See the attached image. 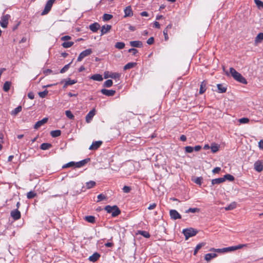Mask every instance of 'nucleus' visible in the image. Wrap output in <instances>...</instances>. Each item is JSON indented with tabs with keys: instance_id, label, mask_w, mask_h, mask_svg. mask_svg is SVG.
Listing matches in <instances>:
<instances>
[{
	"instance_id": "1",
	"label": "nucleus",
	"mask_w": 263,
	"mask_h": 263,
	"mask_svg": "<svg viewBox=\"0 0 263 263\" xmlns=\"http://www.w3.org/2000/svg\"><path fill=\"white\" fill-rule=\"evenodd\" d=\"M247 244H240L237 246H231V247H227V248H223L222 249H213L212 250H214L218 253H227V252H229L235 251L237 250L240 249H241L245 247H247Z\"/></svg>"
},
{
	"instance_id": "2",
	"label": "nucleus",
	"mask_w": 263,
	"mask_h": 263,
	"mask_svg": "<svg viewBox=\"0 0 263 263\" xmlns=\"http://www.w3.org/2000/svg\"><path fill=\"white\" fill-rule=\"evenodd\" d=\"M230 74L236 81L242 84H247V82L245 78H243L240 73L236 71L234 68L232 67L230 68Z\"/></svg>"
},
{
	"instance_id": "3",
	"label": "nucleus",
	"mask_w": 263,
	"mask_h": 263,
	"mask_svg": "<svg viewBox=\"0 0 263 263\" xmlns=\"http://www.w3.org/2000/svg\"><path fill=\"white\" fill-rule=\"evenodd\" d=\"M105 210L111 214L112 217H116L120 214V210L117 205H107L104 208Z\"/></svg>"
},
{
	"instance_id": "4",
	"label": "nucleus",
	"mask_w": 263,
	"mask_h": 263,
	"mask_svg": "<svg viewBox=\"0 0 263 263\" xmlns=\"http://www.w3.org/2000/svg\"><path fill=\"white\" fill-rule=\"evenodd\" d=\"M182 233L185 236V239L187 240L189 238L193 237L196 235L197 231L193 228L183 229Z\"/></svg>"
},
{
	"instance_id": "5",
	"label": "nucleus",
	"mask_w": 263,
	"mask_h": 263,
	"mask_svg": "<svg viewBox=\"0 0 263 263\" xmlns=\"http://www.w3.org/2000/svg\"><path fill=\"white\" fill-rule=\"evenodd\" d=\"M92 51L91 49H87L83 51L80 53L79 55L78 56L77 61L78 62L81 61L84 58L89 55L92 53Z\"/></svg>"
},
{
	"instance_id": "6",
	"label": "nucleus",
	"mask_w": 263,
	"mask_h": 263,
	"mask_svg": "<svg viewBox=\"0 0 263 263\" xmlns=\"http://www.w3.org/2000/svg\"><path fill=\"white\" fill-rule=\"evenodd\" d=\"M10 18V16L9 14H6L1 17V20L0 21V24L3 28H6L7 27L8 21L9 18Z\"/></svg>"
},
{
	"instance_id": "7",
	"label": "nucleus",
	"mask_w": 263,
	"mask_h": 263,
	"mask_svg": "<svg viewBox=\"0 0 263 263\" xmlns=\"http://www.w3.org/2000/svg\"><path fill=\"white\" fill-rule=\"evenodd\" d=\"M55 1V0H49L47 2L44 10L42 12V15H45L49 12Z\"/></svg>"
},
{
	"instance_id": "8",
	"label": "nucleus",
	"mask_w": 263,
	"mask_h": 263,
	"mask_svg": "<svg viewBox=\"0 0 263 263\" xmlns=\"http://www.w3.org/2000/svg\"><path fill=\"white\" fill-rule=\"evenodd\" d=\"M170 215L171 218L174 220L180 219L181 218L180 214L175 210H170Z\"/></svg>"
},
{
	"instance_id": "9",
	"label": "nucleus",
	"mask_w": 263,
	"mask_h": 263,
	"mask_svg": "<svg viewBox=\"0 0 263 263\" xmlns=\"http://www.w3.org/2000/svg\"><path fill=\"white\" fill-rule=\"evenodd\" d=\"M10 215L15 220H18L21 218V213L17 209L12 211Z\"/></svg>"
},
{
	"instance_id": "10",
	"label": "nucleus",
	"mask_w": 263,
	"mask_h": 263,
	"mask_svg": "<svg viewBox=\"0 0 263 263\" xmlns=\"http://www.w3.org/2000/svg\"><path fill=\"white\" fill-rule=\"evenodd\" d=\"M121 74L118 72H110L109 74H105V78H110L115 80H119Z\"/></svg>"
},
{
	"instance_id": "11",
	"label": "nucleus",
	"mask_w": 263,
	"mask_h": 263,
	"mask_svg": "<svg viewBox=\"0 0 263 263\" xmlns=\"http://www.w3.org/2000/svg\"><path fill=\"white\" fill-rule=\"evenodd\" d=\"M95 115V109H93L90 110L86 116L85 119L87 123H89L93 116Z\"/></svg>"
},
{
	"instance_id": "12",
	"label": "nucleus",
	"mask_w": 263,
	"mask_h": 263,
	"mask_svg": "<svg viewBox=\"0 0 263 263\" xmlns=\"http://www.w3.org/2000/svg\"><path fill=\"white\" fill-rule=\"evenodd\" d=\"M48 121V118H43V119H42L41 120H40L39 121H37L35 124V125H34V128L35 129H38L39 128H40L41 126H42L43 125H44V124H45Z\"/></svg>"
},
{
	"instance_id": "13",
	"label": "nucleus",
	"mask_w": 263,
	"mask_h": 263,
	"mask_svg": "<svg viewBox=\"0 0 263 263\" xmlns=\"http://www.w3.org/2000/svg\"><path fill=\"white\" fill-rule=\"evenodd\" d=\"M102 142L101 141H97L93 142L92 144L90 146L89 149L90 150H95L98 149L102 144Z\"/></svg>"
},
{
	"instance_id": "14",
	"label": "nucleus",
	"mask_w": 263,
	"mask_h": 263,
	"mask_svg": "<svg viewBox=\"0 0 263 263\" xmlns=\"http://www.w3.org/2000/svg\"><path fill=\"white\" fill-rule=\"evenodd\" d=\"M101 92L102 94L107 96H113L116 92L115 90H108L106 89H101Z\"/></svg>"
},
{
	"instance_id": "15",
	"label": "nucleus",
	"mask_w": 263,
	"mask_h": 263,
	"mask_svg": "<svg viewBox=\"0 0 263 263\" xmlns=\"http://www.w3.org/2000/svg\"><path fill=\"white\" fill-rule=\"evenodd\" d=\"M111 28V26L109 25H103L101 29V35H104L107 33Z\"/></svg>"
},
{
	"instance_id": "16",
	"label": "nucleus",
	"mask_w": 263,
	"mask_h": 263,
	"mask_svg": "<svg viewBox=\"0 0 263 263\" xmlns=\"http://www.w3.org/2000/svg\"><path fill=\"white\" fill-rule=\"evenodd\" d=\"M254 169L258 172H260L263 170V165L260 161H256L254 163Z\"/></svg>"
},
{
	"instance_id": "17",
	"label": "nucleus",
	"mask_w": 263,
	"mask_h": 263,
	"mask_svg": "<svg viewBox=\"0 0 263 263\" xmlns=\"http://www.w3.org/2000/svg\"><path fill=\"white\" fill-rule=\"evenodd\" d=\"M263 40V33L260 32L257 34V35L255 38L254 43L255 44L258 45V44L262 42Z\"/></svg>"
},
{
	"instance_id": "18",
	"label": "nucleus",
	"mask_w": 263,
	"mask_h": 263,
	"mask_svg": "<svg viewBox=\"0 0 263 263\" xmlns=\"http://www.w3.org/2000/svg\"><path fill=\"white\" fill-rule=\"evenodd\" d=\"M129 44L131 46L133 47H137V48H140L142 47V43L141 41H130L129 42Z\"/></svg>"
},
{
	"instance_id": "19",
	"label": "nucleus",
	"mask_w": 263,
	"mask_h": 263,
	"mask_svg": "<svg viewBox=\"0 0 263 263\" xmlns=\"http://www.w3.org/2000/svg\"><path fill=\"white\" fill-rule=\"evenodd\" d=\"M218 91L219 93H224L226 92L227 88L226 85L223 84H218L217 85Z\"/></svg>"
},
{
	"instance_id": "20",
	"label": "nucleus",
	"mask_w": 263,
	"mask_h": 263,
	"mask_svg": "<svg viewBox=\"0 0 263 263\" xmlns=\"http://www.w3.org/2000/svg\"><path fill=\"white\" fill-rule=\"evenodd\" d=\"M100 28V25L98 23H95L89 25V29L93 32H96Z\"/></svg>"
},
{
	"instance_id": "21",
	"label": "nucleus",
	"mask_w": 263,
	"mask_h": 263,
	"mask_svg": "<svg viewBox=\"0 0 263 263\" xmlns=\"http://www.w3.org/2000/svg\"><path fill=\"white\" fill-rule=\"evenodd\" d=\"M124 17L130 16L133 14V11L130 6L126 7L124 9Z\"/></svg>"
},
{
	"instance_id": "22",
	"label": "nucleus",
	"mask_w": 263,
	"mask_h": 263,
	"mask_svg": "<svg viewBox=\"0 0 263 263\" xmlns=\"http://www.w3.org/2000/svg\"><path fill=\"white\" fill-rule=\"evenodd\" d=\"M88 159H84L83 160H81L80 161L75 162V167L80 168L83 166H84L88 161Z\"/></svg>"
},
{
	"instance_id": "23",
	"label": "nucleus",
	"mask_w": 263,
	"mask_h": 263,
	"mask_svg": "<svg viewBox=\"0 0 263 263\" xmlns=\"http://www.w3.org/2000/svg\"><path fill=\"white\" fill-rule=\"evenodd\" d=\"M217 256V254L216 253H208L205 254L204 256V259L207 261H210L212 259L216 257Z\"/></svg>"
},
{
	"instance_id": "24",
	"label": "nucleus",
	"mask_w": 263,
	"mask_h": 263,
	"mask_svg": "<svg viewBox=\"0 0 263 263\" xmlns=\"http://www.w3.org/2000/svg\"><path fill=\"white\" fill-rule=\"evenodd\" d=\"M100 255L98 253H95L89 257V260L92 262L96 261L99 258Z\"/></svg>"
},
{
	"instance_id": "25",
	"label": "nucleus",
	"mask_w": 263,
	"mask_h": 263,
	"mask_svg": "<svg viewBox=\"0 0 263 263\" xmlns=\"http://www.w3.org/2000/svg\"><path fill=\"white\" fill-rule=\"evenodd\" d=\"M90 79L97 81H102L103 80L102 76L100 74H95L92 75Z\"/></svg>"
},
{
	"instance_id": "26",
	"label": "nucleus",
	"mask_w": 263,
	"mask_h": 263,
	"mask_svg": "<svg viewBox=\"0 0 263 263\" xmlns=\"http://www.w3.org/2000/svg\"><path fill=\"white\" fill-rule=\"evenodd\" d=\"M137 65L136 63L135 62H130L126 64L123 67V69L124 70L129 69L130 68H133Z\"/></svg>"
},
{
	"instance_id": "27",
	"label": "nucleus",
	"mask_w": 263,
	"mask_h": 263,
	"mask_svg": "<svg viewBox=\"0 0 263 263\" xmlns=\"http://www.w3.org/2000/svg\"><path fill=\"white\" fill-rule=\"evenodd\" d=\"M223 182H224V179H223V177L212 179V181H211L212 184L213 185H214L216 184H220Z\"/></svg>"
},
{
	"instance_id": "28",
	"label": "nucleus",
	"mask_w": 263,
	"mask_h": 263,
	"mask_svg": "<svg viewBox=\"0 0 263 263\" xmlns=\"http://www.w3.org/2000/svg\"><path fill=\"white\" fill-rule=\"evenodd\" d=\"M206 90V83L205 81L202 82L199 89V93L202 94Z\"/></svg>"
},
{
	"instance_id": "29",
	"label": "nucleus",
	"mask_w": 263,
	"mask_h": 263,
	"mask_svg": "<svg viewBox=\"0 0 263 263\" xmlns=\"http://www.w3.org/2000/svg\"><path fill=\"white\" fill-rule=\"evenodd\" d=\"M51 146H52V145L50 143H44L41 145L40 148L42 150H47V149H48L50 148H51Z\"/></svg>"
},
{
	"instance_id": "30",
	"label": "nucleus",
	"mask_w": 263,
	"mask_h": 263,
	"mask_svg": "<svg viewBox=\"0 0 263 263\" xmlns=\"http://www.w3.org/2000/svg\"><path fill=\"white\" fill-rule=\"evenodd\" d=\"M236 207V203L235 202H233L231 203L227 206H226L224 208V209L226 211L232 210L234 209Z\"/></svg>"
},
{
	"instance_id": "31",
	"label": "nucleus",
	"mask_w": 263,
	"mask_h": 263,
	"mask_svg": "<svg viewBox=\"0 0 263 263\" xmlns=\"http://www.w3.org/2000/svg\"><path fill=\"white\" fill-rule=\"evenodd\" d=\"M61 132L60 130H52L50 133V135L52 137H57L61 135Z\"/></svg>"
},
{
	"instance_id": "32",
	"label": "nucleus",
	"mask_w": 263,
	"mask_h": 263,
	"mask_svg": "<svg viewBox=\"0 0 263 263\" xmlns=\"http://www.w3.org/2000/svg\"><path fill=\"white\" fill-rule=\"evenodd\" d=\"M10 86L11 82L9 81H6L4 84L3 90L7 92L10 89Z\"/></svg>"
},
{
	"instance_id": "33",
	"label": "nucleus",
	"mask_w": 263,
	"mask_h": 263,
	"mask_svg": "<svg viewBox=\"0 0 263 263\" xmlns=\"http://www.w3.org/2000/svg\"><path fill=\"white\" fill-rule=\"evenodd\" d=\"M115 47L117 49H122L125 47V44L123 42H118L116 43Z\"/></svg>"
},
{
	"instance_id": "34",
	"label": "nucleus",
	"mask_w": 263,
	"mask_h": 263,
	"mask_svg": "<svg viewBox=\"0 0 263 263\" xmlns=\"http://www.w3.org/2000/svg\"><path fill=\"white\" fill-rule=\"evenodd\" d=\"M138 234L141 235L145 238H148L150 237L149 233L145 231H139Z\"/></svg>"
},
{
	"instance_id": "35",
	"label": "nucleus",
	"mask_w": 263,
	"mask_h": 263,
	"mask_svg": "<svg viewBox=\"0 0 263 263\" xmlns=\"http://www.w3.org/2000/svg\"><path fill=\"white\" fill-rule=\"evenodd\" d=\"M21 110L22 107L21 106H18L11 111V115L13 116H16Z\"/></svg>"
},
{
	"instance_id": "36",
	"label": "nucleus",
	"mask_w": 263,
	"mask_h": 263,
	"mask_svg": "<svg viewBox=\"0 0 263 263\" xmlns=\"http://www.w3.org/2000/svg\"><path fill=\"white\" fill-rule=\"evenodd\" d=\"M85 219L88 222L93 223L95 222V217L93 216H87Z\"/></svg>"
},
{
	"instance_id": "37",
	"label": "nucleus",
	"mask_w": 263,
	"mask_h": 263,
	"mask_svg": "<svg viewBox=\"0 0 263 263\" xmlns=\"http://www.w3.org/2000/svg\"><path fill=\"white\" fill-rule=\"evenodd\" d=\"M74 43L73 42H64L62 44V46L64 48H67L71 47L73 45Z\"/></svg>"
},
{
	"instance_id": "38",
	"label": "nucleus",
	"mask_w": 263,
	"mask_h": 263,
	"mask_svg": "<svg viewBox=\"0 0 263 263\" xmlns=\"http://www.w3.org/2000/svg\"><path fill=\"white\" fill-rule=\"evenodd\" d=\"M223 179H224V181L226 180H228L229 181H232L234 180V177L230 175V174H226L223 177Z\"/></svg>"
},
{
	"instance_id": "39",
	"label": "nucleus",
	"mask_w": 263,
	"mask_h": 263,
	"mask_svg": "<svg viewBox=\"0 0 263 263\" xmlns=\"http://www.w3.org/2000/svg\"><path fill=\"white\" fill-rule=\"evenodd\" d=\"M96 185V182L93 181H90L89 182H86V186L87 189H90Z\"/></svg>"
},
{
	"instance_id": "40",
	"label": "nucleus",
	"mask_w": 263,
	"mask_h": 263,
	"mask_svg": "<svg viewBox=\"0 0 263 263\" xmlns=\"http://www.w3.org/2000/svg\"><path fill=\"white\" fill-rule=\"evenodd\" d=\"M112 83L111 80H107L104 83L103 86L105 87H110L112 85Z\"/></svg>"
},
{
	"instance_id": "41",
	"label": "nucleus",
	"mask_w": 263,
	"mask_h": 263,
	"mask_svg": "<svg viewBox=\"0 0 263 263\" xmlns=\"http://www.w3.org/2000/svg\"><path fill=\"white\" fill-rule=\"evenodd\" d=\"M36 196V194L33 191H30L27 194V197L28 199H32L35 197Z\"/></svg>"
},
{
	"instance_id": "42",
	"label": "nucleus",
	"mask_w": 263,
	"mask_h": 263,
	"mask_svg": "<svg viewBox=\"0 0 263 263\" xmlns=\"http://www.w3.org/2000/svg\"><path fill=\"white\" fill-rule=\"evenodd\" d=\"M199 211H200V209L198 208H189L188 210H187L185 211V213H188L191 212V213H194L196 212H199Z\"/></svg>"
},
{
	"instance_id": "43",
	"label": "nucleus",
	"mask_w": 263,
	"mask_h": 263,
	"mask_svg": "<svg viewBox=\"0 0 263 263\" xmlns=\"http://www.w3.org/2000/svg\"><path fill=\"white\" fill-rule=\"evenodd\" d=\"M73 166H75V162L73 161H71L70 162H68V163L64 164L62 166V167L63 168H67V167H73Z\"/></svg>"
},
{
	"instance_id": "44",
	"label": "nucleus",
	"mask_w": 263,
	"mask_h": 263,
	"mask_svg": "<svg viewBox=\"0 0 263 263\" xmlns=\"http://www.w3.org/2000/svg\"><path fill=\"white\" fill-rule=\"evenodd\" d=\"M211 149L213 153H215L219 150V146L216 144L212 145Z\"/></svg>"
},
{
	"instance_id": "45",
	"label": "nucleus",
	"mask_w": 263,
	"mask_h": 263,
	"mask_svg": "<svg viewBox=\"0 0 263 263\" xmlns=\"http://www.w3.org/2000/svg\"><path fill=\"white\" fill-rule=\"evenodd\" d=\"M65 115L66 117L70 119H73L74 118V116L70 110H66L65 111Z\"/></svg>"
},
{
	"instance_id": "46",
	"label": "nucleus",
	"mask_w": 263,
	"mask_h": 263,
	"mask_svg": "<svg viewBox=\"0 0 263 263\" xmlns=\"http://www.w3.org/2000/svg\"><path fill=\"white\" fill-rule=\"evenodd\" d=\"M71 64V63L65 65L60 70V72L62 73H63L65 72L69 68V65Z\"/></svg>"
},
{
	"instance_id": "47",
	"label": "nucleus",
	"mask_w": 263,
	"mask_h": 263,
	"mask_svg": "<svg viewBox=\"0 0 263 263\" xmlns=\"http://www.w3.org/2000/svg\"><path fill=\"white\" fill-rule=\"evenodd\" d=\"M112 17V15L109 14H104L103 15V20L104 21H109Z\"/></svg>"
},
{
	"instance_id": "48",
	"label": "nucleus",
	"mask_w": 263,
	"mask_h": 263,
	"mask_svg": "<svg viewBox=\"0 0 263 263\" xmlns=\"http://www.w3.org/2000/svg\"><path fill=\"white\" fill-rule=\"evenodd\" d=\"M203 243H199L197 245L194 252V255H196L198 250L203 246Z\"/></svg>"
},
{
	"instance_id": "49",
	"label": "nucleus",
	"mask_w": 263,
	"mask_h": 263,
	"mask_svg": "<svg viewBox=\"0 0 263 263\" xmlns=\"http://www.w3.org/2000/svg\"><path fill=\"white\" fill-rule=\"evenodd\" d=\"M48 91L47 90H45L43 91L39 92V95L41 98H43L46 97V96L48 94Z\"/></svg>"
},
{
	"instance_id": "50",
	"label": "nucleus",
	"mask_w": 263,
	"mask_h": 263,
	"mask_svg": "<svg viewBox=\"0 0 263 263\" xmlns=\"http://www.w3.org/2000/svg\"><path fill=\"white\" fill-rule=\"evenodd\" d=\"M67 82V84H69V85H73L77 82V81L75 80H71L70 79H68L65 80Z\"/></svg>"
},
{
	"instance_id": "51",
	"label": "nucleus",
	"mask_w": 263,
	"mask_h": 263,
	"mask_svg": "<svg viewBox=\"0 0 263 263\" xmlns=\"http://www.w3.org/2000/svg\"><path fill=\"white\" fill-rule=\"evenodd\" d=\"M254 2L257 6L259 8H263V2L260 0H254Z\"/></svg>"
},
{
	"instance_id": "52",
	"label": "nucleus",
	"mask_w": 263,
	"mask_h": 263,
	"mask_svg": "<svg viewBox=\"0 0 263 263\" xmlns=\"http://www.w3.org/2000/svg\"><path fill=\"white\" fill-rule=\"evenodd\" d=\"M249 121V119L247 118H242L239 120V122L242 124L248 123Z\"/></svg>"
},
{
	"instance_id": "53",
	"label": "nucleus",
	"mask_w": 263,
	"mask_h": 263,
	"mask_svg": "<svg viewBox=\"0 0 263 263\" xmlns=\"http://www.w3.org/2000/svg\"><path fill=\"white\" fill-rule=\"evenodd\" d=\"M185 149L186 153H191L193 152L194 148L190 146H187L185 147Z\"/></svg>"
},
{
	"instance_id": "54",
	"label": "nucleus",
	"mask_w": 263,
	"mask_h": 263,
	"mask_svg": "<svg viewBox=\"0 0 263 263\" xmlns=\"http://www.w3.org/2000/svg\"><path fill=\"white\" fill-rule=\"evenodd\" d=\"M130 187L128 186H124L123 188V191L125 193H129L130 191Z\"/></svg>"
},
{
	"instance_id": "55",
	"label": "nucleus",
	"mask_w": 263,
	"mask_h": 263,
	"mask_svg": "<svg viewBox=\"0 0 263 263\" xmlns=\"http://www.w3.org/2000/svg\"><path fill=\"white\" fill-rule=\"evenodd\" d=\"M97 198H98L97 202H99V201H101V200H103V199L106 198L105 196L104 195L102 194H99Z\"/></svg>"
},
{
	"instance_id": "56",
	"label": "nucleus",
	"mask_w": 263,
	"mask_h": 263,
	"mask_svg": "<svg viewBox=\"0 0 263 263\" xmlns=\"http://www.w3.org/2000/svg\"><path fill=\"white\" fill-rule=\"evenodd\" d=\"M154 42V39L153 37H149L147 41V43L148 44V45H152L153 44Z\"/></svg>"
},
{
	"instance_id": "57",
	"label": "nucleus",
	"mask_w": 263,
	"mask_h": 263,
	"mask_svg": "<svg viewBox=\"0 0 263 263\" xmlns=\"http://www.w3.org/2000/svg\"><path fill=\"white\" fill-rule=\"evenodd\" d=\"M129 52H132L133 55H135L138 53V50L135 48H130L128 50Z\"/></svg>"
},
{
	"instance_id": "58",
	"label": "nucleus",
	"mask_w": 263,
	"mask_h": 263,
	"mask_svg": "<svg viewBox=\"0 0 263 263\" xmlns=\"http://www.w3.org/2000/svg\"><path fill=\"white\" fill-rule=\"evenodd\" d=\"M168 31L166 30H164L163 31V35L164 36V39L165 41L168 40V36L167 34Z\"/></svg>"
},
{
	"instance_id": "59",
	"label": "nucleus",
	"mask_w": 263,
	"mask_h": 263,
	"mask_svg": "<svg viewBox=\"0 0 263 263\" xmlns=\"http://www.w3.org/2000/svg\"><path fill=\"white\" fill-rule=\"evenodd\" d=\"M221 170V168L220 167H215L213 170H212V172L214 174L215 173H219V172Z\"/></svg>"
},
{
	"instance_id": "60",
	"label": "nucleus",
	"mask_w": 263,
	"mask_h": 263,
	"mask_svg": "<svg viewBox=\"0 0 263 263\" xmlns=\"http://www.w3.org/2000/svg\"><path fill=\"white\" fill-rule=\"evenodd\" d=\"M71 39V36L69 35H65L61 37V40L62 41H68Z\"/></svg>"
},
{
	"instance_id": "61",
	"label": "nucleus",
	"mask_w": 263,
	"mask_h": 263,
	"mask_svg": "<svg viewBox=\"0 0 263 263\" xmlns=\"http://www.w3.org/2000/svg\"><path fill=\"white\" fill-rule=\"evenodd\" d=\"M201 180H202L201 178L197 177V178H196V179L195 180V182L198 184H201Z\"/></svg>"
},
{
	"instance_id": "62",
	"label": "nucleus",
	"mask_w": 263,
	"mask_h": 263,
	"mask_svg": "<svg viewBox=\"0 0 263 263\" xmlns=\"http://www.w3.org/2000/svg\"><path fill=\"white\" fill-rule=\"evenodd\" d=\"M156 204L154 203L149 205V206L148 207V209L149 210H151L155 209L156 208Z\"/></svg>"
},
{
	"instance_id": "63",
	"label": "nucleus",
	"mask_w": 263,
	"mask_h": 263,
	"mask_svg": "<svg viewBox=\"0 0 263 263\" xmlns=\"http://www.w3.org/2000/svg\"><path fill=\"white\" fill-rule=\"evenodd\" d=\"M28 97L30 99H33L34 98V94L32 92H30L28 93Z\"/></svg>"
},
{
	"instance_id": "64",
	"label": "nucleus",
	"mask_w": 263,
	"mask_h": 263,
	"mask_svg": "<svg viewBox=\"0 0 263 263\" xmlns=\"http://www.w3.org/2000/svg\"><path fill=\"white\" fill-rule=\"evenodd\" d=\"M258 146L260 149H263V139L258 142Z\"/></svg>"
}]
</instances>
